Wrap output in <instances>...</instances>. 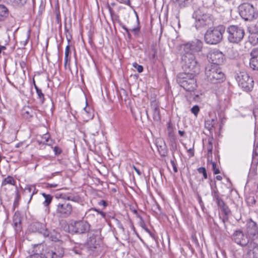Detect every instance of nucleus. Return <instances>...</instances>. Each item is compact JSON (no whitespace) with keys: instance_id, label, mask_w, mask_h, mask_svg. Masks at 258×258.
Instances as JSON below:
<instances>
[{"instance_id":"f257e3e1","label":"nucleus","mask_w":258,"mask_h":258,"mask_svg":"<svg viewBox=\"0 0 258 258\" xmlns=\"http://www.w3.org/2000/svg\"><path fill=\"white\" fill-rule=\"evenodd\" d=\"M225 31V28L223 25L209 28L204 35L205 42L210 45L218 44L223 39V35Z\"/></svg>"},{"instance_id":"f03ea898","label":"nucleus","mask_w":258,"mask_h":258,"mask_svg":"<svg viewBox=\"0 0 258 258\" xmlns=\"http://www.w3.org/2000/svg\"><path fill=\"white\" fill-rule=\"evenodd\" d=\"M181 61L183 68L188 74L196 75L199 74L200 65L192 53H182Z\"/></svg>"},{"instance_id":"7ed1b4c3","label":"nucleus","mask_w":258,"mask_h":258,"mask_svg":"<svg viewBox=\"0 0 258 258\" xmlns=\"http://www.w3.org/2000/svg\"><path fill=\"white\" fill-rule=\"evenodd\" d=\"M205 75L208 81L213 84L220 83L225 79L224 74L217 65H207Z\"/></svg>"},{"instance_id":"20e7f679","label":"nucleus","mask_w":258,"mask_h":258,"mask_svg":"<svg viewBox=\"0 0 258 258\" xmlns=\"http://www.w3.org/2000/svg\"><path fill=\"white\" fill-rule=\"evenodd\" d=\"M195 75L192 74L180 73L177 76V82L186 91H194L197 87Z\"/></svg>"},{"instance_id":"39448f33","label":"nucleus","mask_w":258,"mask_h":258,"mask_svg":"<svg viewBox=\"0 0 258 258\" xmlns=\"http://www.w3.org/2000/svg\"><path fill=\"white\" fill-rule=\"evenodd\" d=\"M193 18L195 19V24L197 29L209 26L213 22L212 16L201 10H197L194 12Z\"/></svg>"},{"instance_id":"423d86ee","label":"nucleus","mask_w":258,"mask_h":258,"mask_svg":"<svg viewBox=\"0 0 258 258\" xmlns=\"http://www.w3.org/2000/svg\"><path fill=\"white\" fill-rule=\"evenodd\" d=\"M228 40L232 43H238L243 38L244 29L238 25H230L227 28Z\"/></svg>"},{"instance_id":"0eeeda50","label":"nucleus","mask_w":258,"mask_h":258,"mask_svg":"<svg viewBox=\"0 0 258 258\" xmlns=\"http://www.w3.org/2000/svg\"><path fill=\"white\" fill-rule=\"evenodd\" d=\"M239 14L245 21H251L258 17V11L251 5L244 3L239 7Z\"/></svg>"},{"instance_id":"6e6552de","label":"nucleus","mask_w":258,"mask_h":258,"mask_svg":"<svg viewBox=\"0 0 258 258\" xmlns=\"http://www.w3.org/2000/svg\"><path fill=\"white\" fill-rule=\"evenodd\" d=\"M38 249V251H41L40 255L43 258H60L64 254L62 248H60L57 251H53L52 247H47L43 244H37L34 249Z\"/></svg>"},{"instance_id":"1a4fd4ad","label":"nucleus","mask_w":258,"mask_h":258,"mask_svg":"<svg viewBox=\"0 0 258 258\" xmlns=\"http://www.w3.org/2000/svg\"><path fill=\"white\" fill-rule=\"evenodd\" d=\"M236 80L238 85L246 92L251 91L253 87V79L245 71L237 73Z\"/></svg>"},{"instance_id":"9d476101","label":"nucleus","mask_w":258,"mask_h":258,"mask_svg":"<svg viewBox=\"0 0 258 258\" xmlns=\"http://www.w3.org/2000/svg\"><path fill=\"white\" fill-rule=\"evenodd\" d=\"M72 211V205L66 200H60L56 205L55 213L59 217H68L71 214Z\"/></svg>"},{"instance_id":"9b49d317","label":"nucleus","mask_w":258,"mask_h":258,"mask_svg":"<svg viewBox=\"0 0 258 258\" xmlns=\"http://www.w3.org/2000/svg\"><path fill=\"white\" fill-rule=\"evenodd\" d=\"M183 50L182 53L199 52L203 48V42L199 39H196L190 42L183 44L181 46Z\"/></svg>"},{"instance_id":"f8f14e48","label":"nucleus","mask_w":258,"mask_h":258,"mask_svg":"<svg viewBox=\"0 0 258 258\" xmlns=\"http://www.w3.org/2000/svg\"><path fill=\"white\" fill-rule=\"evenodd\" d=\"M208 58L210 64L208 65H217L219 67L224 62L225 60L224 55L218 50H214L209 53Z\"/></svg>"},{"instance_id":"ddd939ff","label":"nucleus","mask_w":258,"mask_h":258,"mask_svg":"<svg viewBox=\"0 0 258 258\" xmlns=\"http://www.w3.org/2000/svg\"><path fill=\"white\" fill-rule=\"evenodd\" d=\"M71 225L73 227V231L76 233L82 234L88 232L90 230V224L84 220L74 221L71 224Z\"/></svg>"},{"instance_id":"4468645a","label":"nucleus","mask_w":258,"mask_h":258,"mask_svg":"<svg viewBox=\"0 0 258 258\" xmlns=\"http://www.w3.org/2000/svg\"><path fill=\"white\" fill-rule=\"evenodd\" d=\"M88 251L90 254L93 256H97L100 255L103 251L102 246L96 243L94 239H91L88 242Z\"/></svg>"},{"instance_id":"2eb2a0df","label":"nucleus","mask_w":258,"mask_h":258,"mask_svg":"<svg viewBox=\"0 0 258 258\" xmlns=\"http://www.w3.org/2000/svg\"><path fill=\"white\" fill-rule=\"evenodd\" d=\"M232 239L236 243L242 246L247 245L249 241L246 235L240 230L234 232Z\"/></svg>"},{"instance_id":"dca6fc26","label":"nucleus","mask_w":258,"mask_h":258,"mask_svg":"<svg viewBox=\"0 0 258 258\" xmlns=\"http://www.w3.org/2000/svg\"><path fill=\"white\" fill-rule=\"evenodd\" d=\"M247 233L252 240L258 239V230L256 223L252 220H249L247 224Z\"/></svg>"},{"instance_id":"f3484780","label":"nucleus","mask_w":258,"mask_h":258,"mask_svg":"<svg viewBox=\"0 0 258 258\" xmlns=\"http://www.w3.org/2000/svg\"><path fill=\"white\" fill-rule=\"evenodd\" d=\"M30 230L32 232H38L43 235H47L48 233L45 224L39 222H34L31 223L30 225Z\"/></svg>"},{"instance_id":"a211bd4d","label":"nucleus","mask_w":258,"mask_h":258,"mask_svg":"<svg viewBox=\"0 0 258 258\" xmlns=\"http://www.w3.org/2000/svg\"><path fill=\"white\" fill-rule=\"evenodd\" d=\"M258 241L251 240L248 245L247 254L250 257L258 258Z\"/></svg>"},{"instance_id":"6ab92c4d","label":"nucleus","mask_w":258,"mask_h":258,"mask_svg":"<svg viewBox=\"0 0 258 258\" xmlns=\"http://www.w3.org/2000/svg\"><path fill=\"white\" fill-rule=\"evenodd\" d=\"M249 65L253 70H258V48L253 49L250 52Z\"/></svg>"},{"instance_id":"aec40b11","label":"nucleus","mask_w":258,"mask_h":258,"mask_svg":"<svg viewBox=\"0 0 258 258\" xmlns=\"http://www.w3.org/2000/svg\"><path fill=\"white\" fill-rule=\"evenodd\" d=\"M151 107L153 111V118L154 121H159L161 119L160 112L159 106L154 102L152 103Z\"/></svg>"},{"instance_id":"412c9836","label":"nucleus","mask_w":258,"mask_h":258,"mask_svg":"<svg viewBox=\"0 0 258 258\" xmlns=\"http://www.w3.org/2000/svg\"><path fill=\"white\" fill-rule=\"evenodd\" d=\"M48 235H43L45 237H47L49 240L56 242L59 241L60 237V234L55 230L49 231L48 229Z\"/></svg>"},{"instance_id":"4be33fe9","label":"nucleus","mask_w":258,"mask_h":258,"mask_svg":"<svg viewBox=\"0 0 258 258\" xmlns=\"http://www.w3.org/2000/svg\"><path fill=\"white\" fill-rule=\"evenodd\" d=\"M13 223L16 231L17 232L20 231L21 229V218L19 215H14L13 217Z\"/></svg>"},{"instance_id":"5701e85b","label":"nucleus","mask_w":258,"mask_h":258,"mask_svg":"<svg viewBox=\"0 0 258 258\" xmlns=\"http://www.w3.org/2000/svg\"><path fill=\"white\" fill-rule=\"evenodd\" d=\"M216 123V117H215V118L209 119L205 121V127L210 131L211 134H212L213 132V128L215 127V125Z\"/></svg>"},{"instance_id":"b1692460","label":"nucleus","mask_w":258,"mask_h":258,"mask_svg":"<svg viewBox=\"0 0 258 258\" xmlns=\"http://www.w3.org/2000/svg\"><path fill=\"white\" fill-rule=\"evenodd\" d=\"M94 212H98L99 214H100L101 215V216L103 218H105L106 216L105 213H104L103 212L100 211L99 210L95 209V208H92V209H89L87 212H86L85 217L87 219L89 218L91 215H94Z\"/></svg>"},{"instance_id":"393cba45","label":"nucleus","mask_w":258,"mask_h":258,"mask_svg":"<svg viewBox=\"0 0 258 258\" xmlns=\"http://www.w3.org/2000/svg\"><path fill=\"white\" fill-rule=\"evenodd\" d=\"M248 41L253 45L258 44V33H250L248 36Z\"/></svg>"},{"instance_id":"a878e982","label":"nucleus","mask_w":258,"mask_h":258,"mask_svg":"<svg viewBox=\"0 0 258 258\" xmlns=\"http://www.w3.org/2000/svg\"><path fill=\"white\" fill-rule=\"evenodd\" d=\"M8 16V9L3 5H0V21H4Z\"/></svg>"},{"instance_id":"bb28decb","label":"nucleus","mask_w":258,"mask_h":258,"mask_svg":"<svg viewBox=\"0 0 258 258\" xmlns=\"http://www.w3.org/2000/svg\"><path fill=\"white\" fill-rule=\"evenodd\" d=\"M42 195L45 199V200L43 203V204L44 206V207L48 208V206L51 203L52 200V197L50 195L46 194L45 193H42Z\"/></svg>"},{"instance_id":"cd10ccee","label":"nucleus","mask_w":258,"mask_h":258,"mask_svg":"<svg viewBox=\"0 0 258 258\" xmlns=\"http://www.w3.org/2000/svg\"><path fill=\"white\" fill-rule=\"evenodd\" d=\"M180 8H184L188 5L192 0H172Z\"/></svg>"},{"instance_id":"c85d7f7f","label":"nucleus","mask_w":258,"mask_h":258,"mask_svg":"<svg viewBox=\"0 0 258 258\" xmlns=\"http://www.w3.org/2000/svg\"><path fill=\"white\" fill-rule=\"evenodd\" d=\"M27 0H12L10 3L15 7L20 8L24 6Z\"/></svg>"},{"instance_id":"c756f323","label":"nucleus","mask_w":258,"mask_h":258,"mask_svg":"<svg viewBox=\"0 0 258 258\" xmlns=\"http://www.w3.org/2000/svg\"><path fill=\"white\" fill-rule=\"evenodd\" d=\"M69 43L70 42V39L67 38ZM70 45L69 44L66 46L64 52V67L66 68L67 64L69 60V55L70 53Z\"/></svg>"},{"instance_id":"7c9ffc66","label":"nucleus","mask_w":258,"mask_h":258,"mask_svg":"<svg viewBox=\"0 0 258 258\" xmlns=\"http://www.w3.org/2000/svg\"><path fill=\"white\" fill-rule=\"evenodd\" d=\"M50 135L48 134L43 135L41 137V143L48 146H51L52 143L51 141H49Z\"/></svg>"},{"instance_id":"2f4dec72","label":"nucleus","mask_w":258,"mask_h":258,"mask_svg":"<svg viewBox=\"0 0 258 258\" xmlns=\"http://www.w3.org/2000/svg\"><path fill=\"white\" fill-rule=\"evenodd\" d=\"M62 198L64 199V200H67L68 201H72L75 202H79L80 200V198L78 196H73V195H69V196H64Z\"/></svg>"},{"instance_id":"473e14b6","label":"nucleus","mask_w":258,"mask_h":258,"mask_svg":"<svg viewBox=\"0 0 258 258\" xmlns=\"http://www.w3.org/2000/svg\"><path fill=\"white\" fill-rule=\"evenodd\" d=\"M15 181L13 177L11 176H8L7 178H5L2 182V184L3 185H5L7 184L15 185Z\"/></svg>"},{"instance_id":"72a5a7b5","label":"nucleus","mask_w":258,"mask_h":258,"mask_svg":"<svg viewBox=\"0 0 258 258\" xmlns=\"http://www.w3.org/2000/svg\"><path fill=\"white\" fill-rule=\"evenodd\" d=\"M213 138L209 139L208 140V145L207 146V149L208 151V155L212 156V150H213V144H212Z\"/></svg>"},{"instance_id":"f704fd0d","label":"nucleus","mask_w":258,"mask_h":258,"mask_svg":"<svg viewBox=\"0 0 258 258\" xmlns=\"http://www.w3.org/2000/svg\"><path fill=\"white\" fill-rule=\"evenodd\" d=\"M211 194L214 201H216L220 198L219 196L218 190L216 187L212 189Z\"/></svg>"},{"instance_id":"c9c22d12","label":"nucleus","mask_w":258,"mask_h":258,"mask_svg":"<svg viewBox=\"0 0 258 258\" xmlns=\"http://www.w3.org/2000/svg\"><path fill=\"white\" fill-rule=\"evenodd\" d=\"M37 94L38 95V98L40 100V102L41 103H43L44 101V96L41 89L37 90L36 92Z\"/></svg>"},{"instance_id":"e433bc0d","label":"nucleus","mask_w":258,"mask_h":258,"mask_svg":"<svg viewBox=\"0 0 258 258\" xmlns=\"http://www.w3.org/2000/svg\"><path fill=\"white\" fill-rule=\"evenodd\" d=\"M198 171L199 172V173H202L203 174L204 178L205 179L207 178L208 176H207V171H206L205 168L200 167L198 169Z\"/></svg>"},{"instance_id":"4c0bfd02","label":"nucleus","mask_w":258,"mask_h":258,"mask_svg":"<svg viewBox=\"0 0 258 258\" xmlns=\"http://www.w3.org/2000/svg\"><path fill=\"white\" fill-rule=\"evenodd\" d=\"M30 34H31V30H29L27 32V35L26 36L25 40L21 42V44L23 46H25L28 43V42L29 38H30Z\"/></svg>"},{"instance_id":"58836bf2","label":"nucleus","mask_w":258,"mask_h":258,"mask_svg":"<svg viewBox=\"0 0 258 258\" xmlns=\"http://www.w3.org/2000/svg\"><path fill=\"white\" fill-rule=\"evenodd\" d=\"M200 111V108H199V107L198 106V105H195L191 109V112L196 116L197 115V114H198L199 112Z\"/></svg>"},{"instance_id":"ea45409f","label":"nucleus","mask_w":258,"mask_h":258,"mask_svg":"<svg viewBox=\"0 0 258 258\" xmlns=\"http://www.w3.org/2000/svg\"><path fill=\"white\" fill-rule=\"evenodd\" d=\"M133 66L137 70L139 73H142L143 71V67L141 65L138 64L137 63L135 62L133 63Z\"/></svg>"},{"instance_id":"a19ab883","label":"nucleus","mask_w":258,"mask_h":258,"mask_svg":"<svg viewBox=\"0 0 258 258\" xmlns=\"http://www.w3.org/2000/svg\"><path fill=\"white\" fill-rule=\"evenodd\" d=\"M221 209L226 215H228L230 213L231 211L230 209H229L228 207L226 205L223 207H222Z\"/></svg>"},{"instance_id":"79ce46f5","label":"nucleus","mask_w":258,"mask_h":258,"mask_svg":"<svg viewBox=\"0 0 258 258\" xmlns=\"http://www.w3.org/2000/svg\"><path fill=\"white\" fill-rule=\"evenodd\" d=\"M212 168L214 174H217L220 173V170L217 168V164L215 162H212Z\"/></svg>"},{"instance_id":"37998d69","label":"nucleus","mask_w":258,"mask_h":258,"mask_svg":"<svg viewBox=\"0 0 258 258\" xmlns=\"http://www.w3.org/2000/svg\"><path fill=\"white\" fill-rule=\"evenodd\" d=\"M215 201L217 205L220 208V209L225 205L224 202L221 198L219 199L218 200Z\"/></svg>"},{"instance_id":"c03bdc74","label":"nucleus","mask_w":258,"mask_h":258,"mask_svg":"<svg viewBox=\"0 0 258 258\" xmlns=\"http://www.w3.org/2000/svg\"><path fill=\"white\" fill-rule=\"evenodd\" d=\"M36 253H35L34 254L30 255L29 257L27 258H43L42 255H41L40 254L37 253L38 251L37 249H35Z\"/></svg>"},{"instance_id":"a18cd8bd","label":"nucleus","mask_w":258,"mask_h":258,"mask_svg":"<svg viewBox=\"0 0 258 258\" xmlns=\"http://www.w3.org/2000/svg\"><path fill=\"white\" fill-rule=\"evenodd\" d=\"M170 163L172 166V167H173V170H174V172L175 173H176L178 172V169H177V166H176V164L174 161V159H171L170 160Z\"/></svg>"},{"instance_id":"49530a36","label":"nucleus","mask_w":258,"mask_h":258,"mask_svg":"<svg viewBox=\"0 0 258 258\" xmlns=\"http://www.w3.org/2000/svg\"><path fill=\"white\" fill-rule=\"evenodd\" d=\"M116 222H117V227L121 229L122 231H124V229L123 227V225H122V224L120 223V222L117 220V219H115Z\"/></svg>"},{"instance_id":"de8ad7c7","label":"nucleus","mask_w":258,"mask_h":258,"mask_svg":"<svg viewBox=\"0 0 258 258\" xmlns=\"http://www.w3.org/2000/svg\"><path fill=\"white\" fill-rule=\"evenodd\" d=\"M53 151L54 152L55 155L59 154L61 152V149L57 147H54Z\"/></svg>"},{"instance_id":"09e8293b","label":"nucleus","mask_w":258,"mask_h":258,"mask_svg":"<svg viewBox=\"0 0 258 258\" xmlns=\"http://www.w3.org/2000/svg\"><path fill=\"white\" fill-rule=\"evenodd\" d=\"M58 184L57 183H47V187H49V188L56 187L58 186Z\"/></svg>"},{"instance_id":"8fccbe9b","label":"nucleus","mask_w":258,"mask_h":258,"mask_svg":"<svg viewBox=\"0 0 258 258\" xmlns=\"http://www.w3.org/2000/svg\"><path fill=\"white\" fill-rule=\"evenodd\" d=\"M122 28L125 31L126 33H127V36L128 38L131 37V34L130 32L129 29H128L125 26L123 25L122 26Z\"/></svg>"},{"instance_id":"3c124183","label":"nucleus","mask_w":258,"mask_h":258,"mask_svg":"<svg viewBox=\"0 0 258 258\" xmlns=\"http://www.w3.org/2000/svg\"><path fill=\"white\" fill-rule=\"evenodd\" d=\"M98 205L100 206H102L104 207H105L107 206V203L104 200H101L99 202H98Z\"/></svg>"},{"instance_id":"603ef678","label":"nucleus","mask_w":258,"mask_h":258,"mask_svg":"<svg viewBox=\"0 0 258 258\" xmlns=\"http://www.w3.org/2000/svg\"><path fill=\"white\" fill-rule=\"evenodd\" d=\"M140 28L139 27H137L136 28H134L131 30V31L134 32L135 34H137L139 32Z\"/></svg>"},{"instance_id":"864d4df0","label":"nucleus","mask_w":258,"mask_h":258,"mask_svg":"<svg viewBox=\"0 0 258 258\" xmlns=\"http://www.w3.org/2000/svg\"><path fill=\"white\" fill-rule=\"evenodd\" d=\"M121 3L128 5L130 4V0H118Z\"/></svg>"},{"instance_id":"5fc2aeb1","label":"nucleus","mask_w":258,"mask_h":258,"mask_svg":"<svg viewBox=\"0 0 258 258\" xmlns=\"http://www.w3.org/2000/svg\"><path fill=\"white\" fill-rule=\"evenodd\" d=\"M134 169L135 170V171L137 172V173H138V174L139 175H140L141 174V171H140L139 169H138L137 168H136L135 166L134 167Z\"/></svg>"},{"instance_id":"6e6d98bb","label":"nucleus","mask_w":258,"mask_h":258,"mask_svg":"<svg viewBox=\"0 0 258 258\" xmlns=\"http://www.w3.org/2000/svg\"><path fill=\"white\" fill-rule=\"evenodd\" d=\"M178 133L180 136H183L185 135V132L183 131H178Z\"/></svg>"},{"instance_id":"4d7b16f0","label":"nucleus","mask_w":258,"mask_h":258,"mask_svg":"<svg viewBox=\"0 0 258 258\" xmlns=\"http://www.w3.org/2000/svg\"><path fill=\"white\" fill-rule=\"evenodd\" d=\"M166 154H167V152H166V150H163L162 151V152H160V154L163 156H165L166 155Z\"/></svg>"},{"instance_id":"13d9d810","label":"nucleus","mask_w":258,"mask_h":258,"mask_svg":"<svg viewBox=\"0 0 258 258\" xmlns=\"http://www.w3.org/2000/svg\"><path fill=\"white\" fill-rule=\"evenodd\" d=\"M188 152L190 154H191V155L192 156H194V151H193V149H189L188 150Z\"/></svg>"},{"instance_id":"bf43d9fd","label":"nucleus","mask_w":258,"mask_h":258,"mask_svg":"<svg viewBox=\"0 0 258 258\" xmlns=\"http://www.w3.org/2000/svg\"><path fill=\"white\" fill-rule=\"evenodd\" d=\"M74 252L76 253H77V254H82V252L80 250H79L75 249L74 250Z\"/></svg>"},{"instance_id":"052dcab7","label":"nucleus","mask_w":258,"mask_h":258,"mask_svg":"<svg viewBox=\"0 0 258 258\" xmlns=\"http://www.w3.org/2000/svg\"><path fill=\"white\" fill-rule=\"evenodd\" d=\"M6 49V47L5 46L0 45V53H1L2 50H4Z\"/></svg>"},{"instance_id":"680f3d73","label":"nucleus","mask_w":258,"mask_h":258,"mask_svg":"<svg viewBox=\"0 0 258 258\" xmlns=\"http://www.w3.org/2000/svg\"><path fill=\"white\" fill-rule=\"evenodd\" d=\"M216 178L218 180H221L222 179V177L220 175H217L216 176Z\"/></svg>"},{"instance_id":"e2e57ef3","label":"nucleus","mask_w":258,"mask_h":258,"mask_svg":"<svg viewBox=\"0 0 258 258\" xmlns=\"http://www.w3.org/2000/svg\"><path fill=\"white\" fill-rule=\"evenodd\" d=\"M144 229L149 233L151 234V231H150V230L146 228V227H144Z\"/></svg>"},{"instance_id":"0e129e2a","label":"nucleus","mask_w":258,"mask_h":258,"mask_svg":"<svg viewBox=\"0 0 258 258\" xmlns=\"http://www.w3.org/2000/svg\"><path fill=\"white\" fill-rule=\"evenodd\" d=\"M34 87H35V89H36V91L37 92V90H40V89H39L37 86V85L34 83Z\"/></svg>"},{"instance_id":"69168bd1","label":"nucleus","mask_w":258,"mask_h":258,"mask_svg":"<svg viewBox=\"0 0 258 258\" xmlns=\"http://www.w3.org/2000/svg\"><path fill=\"white\" fill-rule=\"evenodd\" d=\"M169 137H171L173 138V139H174V136L172 135V133L171 132H170L169 133Z\"/></svg>"},{"instance_id":"338daca9","label":"nucleus","mask_w":258,"mask_h":258,"mask_svg":"<svg viewBox=\"0 0 258 258\" xmlns=\"http://www.w3.org/2000/svg\"><path fill=\"white\" fill-rule=\"evenodd\" d=\"M24 113V114H25V113H26V114H27L29 115L30 112H29V110H27V111H26Z\"/></svg>"},{"instance_id":"774afa93","label":"nucleus","mask_w":258,"mask_h":258,"mask_svg":"<svg viewBox=\"0 0 258 258\" xmlns=\"http://www.w3.org/2000/svg\"><path fill=\"white\" fill-rule=\"evenodd\" d=\"M84 110H85L87 113H88V111L87 110V108H86V107H85V108H84Z\"/></svg>"}]
</instances>
